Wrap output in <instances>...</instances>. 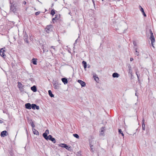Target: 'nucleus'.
<instances>
[{
  "label": "nucleus",
  "instance_id": "de8ad7c7",
  "mask_svg": "<svg viewBox=\"0 0 156 156\" xmlns=\"http://www.w3.org/2000/svg\"><path fill=\"white\" fill-rule=\"evenodd\" d=\"M76 42H77V40H76L75 41Z\"/></svg>",
  "mask_w": 156,
  "mask_h": 156
},
{
  "label": "nucleus",
  "instance_id": "4be33fe9",
  "mask_svg": "<svg viewBox=\"0 0 156 156\" xmlns=\"http://www.w3.org/2000/svg\"><path fill=\"white\" fill-rule=\"evenodd\" d=\"M142 129L143 130H145V125L144 124V120L143 119L142 121Z\"/></svg>",
  "mask_w": 156,
  "mask_h": 156
},
{
  "label": "nucleus",
  "instance_id": "a18cd8bd",
  "mask_svg": "<svg viewBox=\"0 0 156 156\" xmlns=\"http://www.w3.org/2000/svg\"><path fill=\"white\" fill-rule=\"evenodd\" d=\"M10 154L11 156H13V154L12 152H10Z\"/></svg>",
  "mask_w": 156,
  "mask_h": 156
},
{
  "label": "nucleus",
  "instance_id": "7ed1b4c3",
  "mask_svg": "<svg viewBox=\"0 0 156 156\" xmlns=\"http://www.w3.org/2000/svg\"><path fill=\"white\" fill-rule=\"evenodd\" d=\"M53 87L55 89L58 90L60 88V84H59L58 82L55 81L53 83Z\"/></svg>",
  "mask_w": 156,
  "mask_h": 156
},
{
  "label": "nucleus",
  "instance_id": "ddd939ff",
  "mask_svg": "<svg viewBox=\"0 0 156 156\" xmlns=\"http://www.w3.org/2000/svg\"><path fill=\"white\" fill-rule=\"evenodd\" d=\"M8 133L7 131L6 130H4L2 131L1 133V136L2 137H4L5 136H7Z\"/></svg>",
  "mask_w": 156,
  "mask_h": 156
},
{
  "label": "nucleus",
  "instance_id": "423d86ee",
  "mask_svg": "<svg viewBox=\"0 0 156 156\" xmlns=\"http://www.w3.org/2000/svg\"><path fill=\"white\" fill-rule=\"evenodd\" d=\"M5 51L3 49V48H2L0 49V55L3 57V58H5L6 55L5 54Z\"/></svg>",
  "mask_w": 156,
  "mask_h": 156
},
{
  "label": "nucleus",
  "instance_id": "f3484780",
  "mask_svg": "<svg viewBox=\"0 0 156 156\" xmlns=\"http://www.w3.org/2000/svg\"><path fill=\"white\" fill-rule=\"evenodd\" d=\"M62 82L64 83V84H67L68 83V80L66 78H63L61 79Z\"/></svg>",
  "mask_w": 156,
  "mask_h": 156
},
{
  "label": "nucleus",
  "instance_id": "c03bdc74",
  "mask_svg": "<svg viewBox=\"0 0 156 156\" xmlns=\"http://www.w3.org/2000/svg\"><path fill=\"white\" fill-rule=\"evenodd\" d=\"M3 122V121L0 119V123H2Z\"/></svg>",
  "mask_w": 156,
  "mask_h": 156
},
{
  "label": "nucleus",
  "instance_id": "58836bf2",
  "mask_svg": "<svg viewBox=\"0 0 156 156\" xmlns=\"http://www.w3.org/2000/svg\"><path fill=\"white\" fill-rule=\"evenodd\" d=\"M22 3H23V5H25L26 4L27 2H26L25 1H23V2Z\"/></svg>",
  "mask_w": 156,
  "mask_h": 156
},
{
  "label": "nucleus",
  "instance_id": "412c9836",
  "mask_svg": "<svg viewBox=\"0 0 156 156\" xmlns=\"http://www.w3.org/2000/svg\"><path fill=\"white\" fill-rule=\"evenodd\" d=\"M31 89L34 92H36L37 91V87L36 86L34 85L31 87Z\"/></svg>",
  "mask_w": 156,
  "mask_h": 156
},
{
  "label": "nucleus",
  "instance_id": "473e14b6",
  "mask_svg": "<svg viewBox=\"0 0 156 156\" xmlns=\"http://www.w3.org/2000/svg\"><path fill=\"white\" fill-rule=\"evenodd\" d=\"M73 136L74 137H76L77 139H78L79 138V136L77 134H76V133L73 134Z\"/></svg>",
  "mask_w": 156,
  "mask_h": 156
},
{
  "label": "nucleus",
  "instance_id": "7c9ffc66",
  "mask_svg": "<svg viewBox=\"0 0 156 156\" xmlns=\"http://www.w3.org/2000/svg\"><path fill=\"white\" fill-rule=\"evenodd\" d=\"M55 14V10L54 9L51 10V14L52 16H53Z\"/></svg>",
  "mask_w": 156,
  "mask_h": 156
},
{
  "label": "nucleus",
  "instance_id": "49530a36",
  "mask_svg": "<svg viewBox=\"0 0 156 156\" xmlns=\"http://www.w3.org/2000/svg\"><path fill=\"white\" fill-rule=\"evenodd\" d=\"M135 95L136 96H137V94L136 93L135 94Z\"/></svg>",
  "mask_w": 156,
  "mask_h": 156
},
{
  "label": "nucleus",
  "instance_id": "20e7f679",
  "mask_svg": "<svg viewBox=\"0 0 156 156\" xmlns=\"http://www.w3.org/2000/svg\"><path fill=\"white\" fill-rule=\"evenodd\" d=\"M52 26L50 24L47 25L45 29L47 33H49V32L52 31Z\"/></svg>",
  "mask_w": 156,
  "mask_h": 156
},
{
  "label": "nucleus",
  "instance_id": "9d476101",
  "mask_svg": "<svg viewBox=\"0 0 156 156\" xmlns=\"http://www.w3.org/2000/svg\"><path fill=\"white\" fill-rule=\"evenodd\" d=\"M49 133V130L48 129H47L45 131V132L43 133V136L45 139H48V137L47 135Z\"/></svg>",
  "mask_w": 156,
  "mask_h": 156
},
{
  "label": "nucleus",
  "instance_id": "aec40b11",
  "mask_svg": "<svg viewBox=\"0 0 156 156\" xmlns=\"http://www.w3.org/2000/svg\"><path fill=\"white\" fill-rule=\"evenodd\" d=\"M29 123L30 124L32 128H34L35 127V125L32 119H31L29 121Z\"/></svg>",
  "mask_w": 156,
  "mask_h": 156
},
{
  "label": "nucleus",
  "instance_id": "9b49d317",
  "mask_svg": "<svg viewBox=\"0 0 156 156\" xmlns=\"http://www.w3.org/2000/svg\"><path fill=\"white\" fill-rule=\"evenodd\" d=\"M32 108L33 109H36L37 110H39V107L37 105L35 104H33L31 105V108Z\"/></svg>",
  "mask_w": 156,
  "mask_h": 156
},
{
  "label": "nucleus",
  "instance_id": "a878e982",
  "mask_svg": "<svg viewBox=\"0 0 156 156\" xmlns=\"http://www.w3.org/2000/svg\"><path fill=\"white\" fill-rule=\"evenodd\" d=\"M82 64L83 65L84 68L85 70H86V69L87 67V62L85 61H83L82 62Z\"/></svg>",
  "mask_w": 156,
  "mask_h": 156
},
{
  "label": "nucleus",
  "instance_id": "39448f33",
  "mask_svg": "<svg viewBox=\"0 0 156 156\" xmlns=\"http://www.w3.org/2000/svg\"><path fill=\"white\" fill-rule=\"evenodd\" d=\"M23 39L25 42L27 44H29V42L28 40V36L26 32L24 33V35L23 36Z\"/></svg>",
  "mask_w": 156,
  "mask_h": 156
},
{
  "label": "nucleus",
  "instance_id": "f03ea898",
  "mask_svg": "<svg viewBox=\"0 0 156 156\" xmlns=\"http://www.w3.org/2000/svg\"><path fill=\"white\" fill-rule=\"evenodd\" d=\"M59 146L62 147H64L69 151H71L72 150L71 147H69L67 144H58Z\"/></svg>",
  "mask_w": 156,
  "mask_h": 156
},
{
  "label": "nucleus",
  "instance_id": "5701e85b",
  "mask_svg": "<svg viewBox=\"0 0 156 156\" xmlns=\"http://www.w3.org/2000/svg\"><path fill=\"white\" fill-rule=\"evenodd\" d=\"M112 76L114 78H118L119 76V75L117 73H113Z\"/></svg>",
  "mask_w": 156,
  "mask_h": 156
},
{
  "label": "nucleus",
  "instance_id": "bb28decb",
  "mask_svg": "<svg viewBox=\"0 0 156 156\" xmlns=\"http://www.w3.org/2000/svg\"><path fill=\"white\" fill-rule=\"evenodd\" d=\"M48 94L51 97V98H52V97H54V95L52 94V92L51 91V90H49L48 91Z\"/></svg>",
  "mask_w": 156,
  "mask_h": 156
},
{
  "label": "nucleus",
  "instance_id": "2eb2a0df",
  "mask_svg": "<svg viewBox=\"0 0 156 156\" xmlns=\"http://www.w3.org/2000/svg\"><path fill=\"white\" fill-rule=\"evenodd\" d=\"M128 69H129V71L128 72V73H130L131 74V76H132L133 73H132V70L130 64H129Z\"/></svg>",
  "mask_w": 156,
  "mask_h": 156
},
{
  "label": "nucleus",
  "instance_id": "79ce46f5",
  "mask_svg": "<svg viewBox=\"0 0 156 156\" xmlns=\"http://www.w3.org/2000/svg\"><path fill=\"white\" fill-rule=\"evenodd\" d=\"M133 44H134V46H136V43L135 42L133 41Z\"/></svg>",
  "mask_w": 156,
  "mask_h": 156
},
{
  "label": "nucleus",
  "instance_id": "c85d7f7f",
  "mask_svg": "<svg viewBox=\"0 0 156 156\" xmlns=\"http://www.w3.org/2000/svg\"><path fill=\"white\" fill-rule=\"evenodd\" d=\"M101 135H103L104 133V131L105 130V127H102L101 129Z\"/></svg>",
  "mask_w": 156,
  "mask_h": 156
},
{
  "label": "nucleus",
  "instance_id": "b1692460",
  "mask_svg": "<svg viewBox=\"0 0 156 156\" xmlns=\"http://www.w3.org/2000/svg\"><path fill=\"white\" fill-rule=\"evenodd\" d=\"M150 40L151 41V44H152V46L153 47H154L153 43L155 42V40L154 37L150 38Z\"/></svg>",
  "mask_w": 156,
  "mask_h": 156
},
{
  "label": "nucleus",
  "instance_id": "c756f323",
  "mask_svg": "<svg viewBox=\"0 0 156 156\" xmlns=\"http://www.w3.org/2000/svg\"><path fill=\"white\" fill-rule=\"evenodd\" d=\"M93 77L94 78L95 80L98 82L99 80V78L98 76H93Z\"/></svg>",
  "mask_w": 156,
  "mask_h": 156
},
{
  "label": "nucleus",
  "instance_id": "8fccbe9b",
  "mask_svg": "<svg viewBox=\"0 0 156 156\" xmlns=\"http://www.w3.org/2000/svg\"><path fill=\"white\" fill-rule=\"evenodd\" d=\"M102 0V1H104V0Z\"/></svg>",
  "mask_w": 156,
  "mask_h": 156
},
{
  "label": "nucleus",
  "instance_id": "ea45409f",
  "mask_svg": "<svg viewBox=\"0 0 156 156\" xmlns=\"http://www.w3.org/2000/svg\"><path fill=\"white\" fill-rule=\"evenodd\" d=\"M92 2H93V4L94 6H95V2H94V0H92Z\"/></svg>",
  "mask_w": 156,
  "mask_h": 156
},
{
  "label": "nucleus",
  "instance_id": "e433bc0d",
  "mask_svg": "<svg viewBox=\"0 0 156 156\" xmlns=\"http://www.w3.org/2000/svg\"><path fill=\"white\" fill-rule=\"evenodd\" d=\"M40 13V12H37L35 13V15L36 16H37Z\"/></svg>",
  "mask_w": 156,
  "mask_h": 156
},
{
  "label": "nucleus",
  "instance_id": "393cba45",
  "mask_svg": "<svg viewBox=\"0 0 156 156\" xmlns=\"http://www.w3.org/2000/svg\"><path fill=\"white\" fill-rule=\"evenodd\" d=\"M37 58H33L32 60V62L34 65H37Z\"/></svg>",
  "mask_w": 156,
  "mask_h": 156
},
{
  "label": "nucleus",
  "instance_id": "f257e3e1",
  "mask_svg": "<svg viewBox=\"0 0 156 156\" xmlns=\"http://www.w3.org/2000/svg\"><path fill=\"white\" fill-rule=\"evenodd\" d=\"M134 70L137 76V77L138 83L140 85H141V83L140 77V74L139 73L138 69L137 68H135Z\"/></svg>",
  "mask_w": 156,
  "mask_h": 156
},
{
  "label": "nucleus",
  "instance_id": "dca6fc26",
  "mask_svg": "<svg viewBox=\"0 0 156 156\" xmlns=\"http://www.w3.org/2000/svg\"><path fill=\"white\" fill-rule=\"evenodd\" d=\"M25 108L29 109H31V105L30 103H27L25 105Z\"/></svg>",
  "mask_w": 156,
  "mask_h": 156
},
{
  "label": "nucleus",
  "instance_id": "0eeeda50",
  "mask_svg": "<svg viewBox=\"0 0 156 156\" xmlns=\"http://www.w3.org/2000/svg\"><path fill=\"white\" fill-rule=\"evenodd\" d=\"M16 10V8L15 7L14 5L12 3L11 4L10 11L14 12Z\"/></svg>",
  "mask_w": 156,
  "mask_h": 156
},
{
  "label": "nucleus",
  "instance_id": "4c0bfd02",
  "mask_svg": "<svg viewBox=\"0 0 156 156\" xmlns=\"http://www.w3.org/2000/svg\"><path fill=\"white\" fill-rule=\"evenodd\" d=\"M149 32H150V34L151 35L152 34H153L151 29L149 30Z\"/></svg>",
  "mask_w": 156,
  "mask_h": 156
},
{
  "label": "nucleus",
  "instance_id": "c9c22d12",
  "mask_svg": "<svg viewBox=\"0 0 156 156\" xmlns=\"http://www.w3.org/2000/svg\"><path fill=\"white\" fill-rule=\"evenodd\" d=\"M51 48H53L55 51H56L55 46H52L51 47Z\"/></svg>",
  "mask_w": 156,
  "mask_h": 156
},
{
  "label": "nucleus",
  "instance_id": "1a4fd4ad",
  "mask_svg": "<svg viewBox=\"0 0 156 156\" xmlns=\"http://www.w3.org/2000/svg\"><path fill=\"white\" fill-rule=\"evenodd\" d=\"M48 138V139H46V140H49L52 141L54 143H56V141L55 138H53L51 135H49Z\"/></svg>",
  "mask_w": 156,
  "mask_h": 156
},
{
  "label": "nucleus",
  "instance_id": "cd10ccee",
  "mask_svg": "<svg viewBox=\"0 0 156 156\" xmlns=\"http://www.w3.org/2000/svg\"><path fill=\"white\" fill-rule=\"evenodd\" d=\"M44 48L45 47L43 45H42V46L41 48L43 50V52H48V50L47 49L45 48Z\"/></svg>",
  "mask_w": 156,
  "mask_h": 156
},
{
  "label": "nucleus",
  "instance_id": "f704fd0d",
  "mask_svg": "<svg viewBox=\"0 0 156 156\" xmlns=\"http://www.w3.org/2000/svg\"><path fill=\"white\" fill-rule=\"evenodd\" d=\"M137 49L136 48V52L135 53V55H137V56H139V52L137 50Z\"/></svg>",
  "mask_w": 156,
  "mask_h": 156
},
{
  "label": "nucleus",
  "instance_id": "2f4dec72",
  "mask_svg": "<svg viewBox=\"0 0 156 156\" xmlns=\"http://www.w3.org/2000/svg\"><path fill=\"white\" fill-rule=\"evenodd\" d=\"M119 133H120L124 137V135L121 129H119Z\"/></svg>",
  "mask_w": 156,
  "mask_h": 156
},
{
  "label": "nucleus",
  "instance_id": "a211bd4d",
  "mask_svg": "<svg viewBox=\"0 0 156 156\" xmlns=\"http://www.w3.org/2000/svg\"><path fill=\"white\" fill-rule=\"evenodd\" d=\"M139 7L140 8V10L142 12L144 16V17H146V15L144 12V9L140 5H139Z\"/></svg>",
  "mask_w": 156,
  "mask_h": 156
},
{
  "label": "nucleus",
  "instance_id": "37998d69",
  "mask_svg": "<svg viewBox=\"0 0 156 156\" xmlns=\"http://www.w3.org/2000/svg\"><path fill=\"white\" fill-rule=\"evenodd\" d=\"M133 58H130V61H133Z\"/></svg>",
  "mask_w": 156,
  "mask_h": 156
},
{
  "label": "nucleus",
  "instance_id": "72a5a7b5",
  "mask_svg": "<svg viewBox=\"0 0 156 156\" xmlns=\"http://www.w3.org/2000/svg\"><path fill=\"white\" fill-rule=\"evenodd\" d=\"M90 151L91 152L93 153L94 152V150L93 148L92 147L93 146L92 145H91L90 144Z\"/></svg>",
  "mask_w": 156,
  "mask_h": 156
},
{
  "label": "nucleus",
  "instance_id": "4468645a",
  "mask_svg": "<svg viewBox=\"0 0 156 156\" xmlns=\"http://www.w3.org/2000/svg\"><path fill=\"white\" fill-rule=\"evenodd\" d=\"M78 82L81 84L82 87H84L86 85L85 83L81 80H78Z\"/></svg>",
  "mask_w": 156,
  "mask_h": 156
},
{
  "label": "nucleus",
  "instance_id": "6e6552de",
  "mask_svg": "<svg viewBox=\"0 0 156 156\" xmlns=\"http://www.w3.org/2000/svg\"><path fill=\"white\" fill-rule=\"evenodd\" d=\"M18 87L19 89L21 91H22L23 90L24 86L23 85L22 83L19 82H18Z\"/></svg>",
  "mask_w": 156,
  "mask_h": 156
},
{
  "label": "nucleus",
  "instance_id": "6ab92c4d",
  "mask_svg": "<svg viewBox=\"0 0 156 156\" xmlns=\"http://www.w3.org/2000/svg\"><path fill=\"white\" fill-rule=\"evenodd\" d=\"M32 130L34 134H36L37 135H39V133L38 132L37 130L35 129L34 128H32Z\"/></svg>",
  "mask_w": 156,
  "mask_h": 156
},
{
  "label": "nucleus",
  "instance_id": "a19ab883",
  "mask_svg": "<svg viewBox=\"0 0 156 156\" xmlns=\"http://www.w3.org/2000/svg\"><path fill=\"white\" fill-rule=\"evenodd\" d=\"M152 37H154L153 34H152L151 35V36H150V38H152Z\"/></svg>",
  "mask_w": 156,
  "mask_h": 156
},
{
  "label": "nucleus",
  "instance_id": "09e8293b",
  "mask_svg": "<svg viewBox=\"0 0 156 156\" xmlns=\"http://www.w3.org/2000/svg\"><path fill=\"white\" fill-rule=\"evenodd\" d=\"M87 67H88V68H89L90 67V66H88Z\"/></svg>",
  "mask_w": 156,
  "mask_h": 156
},
{
  "label": "nucleus",
  "instance_id": "f8f14e48",
  "mask_svg": "<svg viewBox=\"0 0 156 156\" xmlns=\"http://www.w3.org/2000/svg\"><path fill=\"white\" fill-rule=\"evenodd\" d=\"M60 14H56L55 15V17L53 18L52 19V20L53 21V23H54V20H58L60 18Z\"/></svg>",
  "mask_w": 156,
  "mask_h": 156
}]
</instances>
